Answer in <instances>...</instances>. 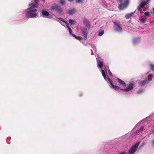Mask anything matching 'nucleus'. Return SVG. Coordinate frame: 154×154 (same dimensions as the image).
<instances>
[{"label": "nucleus", "mask_w": 154, "mask_h": 154, "mask_svg": "<svg viewBox=\"0 0 154 154\" xmlns=\"http://www.w3.org/2000/svg\"><path fill=\"white\" fill-rule=\"evenodd\" d=\"M58 19L61 21L66 23L65 21L64 20L63 18H61V17H59V18H58Z\"/></svg>", "instance_id": "obj_31"}, {"label": "nucleus", "mask_w": 154, "mask_h": 154, "mask_svg": "<svg viewBox=\"0 0 154 154\" xmlns=\"http://www.w3.org/2000/svg\"><path fill=\"white\" fill-rule=\"evenodd\" d=\"M108 74L109 75V77L111 78L113 76L112 74L109 69L108 71Z\"/></svg>", "instance_id": "obj_22"}, {"label": "nucleus", "mask_w": 154, "mask_h": 154, "mask_svg": "<svg viewBox=\"0 0 154 154\" xmlns=\"http://www.w3.org/2000/svg\"><path fill=\"white\" fill-rule=\"evenodd\" d=\"M103 33L104 31H102L99 33L98 35L99 36H101L103 34Z\"/></svg>", "instance_id": "obj_26"}, {"label": "nucleus", "mask_w": 154, "mask_h": 154, "mask_svg": "<svg viewBox=\"0 0 154 154\" xmlns=\"http://www.w3.org/2000/svg\"><path fill=\"white\" fill-rule=\"evenodd\" d=\"M84 23L86 26H89L90 25L89 22L88 20L85 18L83 19Z\"/></svg>", "instance_id": "obj_18"}, {"label": "nucleus", "mask_w": 154, "mask_h": 154, "mask_svg": "<svg viewBox=\"0 0 154 154\" xmlns=\"http://www.w3.org/2000/svg\"><path fill=\"white\" fill-rule=\"evenodd\" d=\"M76 38L79 41H81L82 39V38L80 36H77Z\"/></svg>", "instance_id": "obj_28"}, {"label": "nucleus", "mask_w": 154, "mask_h": 154, "mask_svg": "<svg viewBox=\"0 0 154 154\" xmlns=\"http://www.w3.org/2000/svg\"><path fill=\"white\" fill-rule=\"evenodd\" d=\"M30 8L28 9H36L35 8H37L38 7V3H32L29 4Z\"/></svg>", "instance_id": "obj_9"}, {"label": "nucleus", "mask_w": 154, "mask_h": 154, "mask_svg": "<svg viewBox=\"0 0 154 154\" xmlns=\"http://www.w3.org/2000/svg\"><path fill=\"white\" fill-rule=\"evenodd\" d=\"M117 81L121 85H122L123 87H125L126 86V84L125 82L121 80L119 78L117 79Z\"/></svg>", "instance_id": "obj_12"}, {"label": "nucleus", "mask_w": 154, "mask_h": 154, "mask_svg": "<svg viewBox=\"0 0 154 154\" xmlns=\"http://www.w3.org/2000/svg\"><path fill=\"white\" fill-rule=\"evenodd\" d=\"M66 24H67V25H66V26H67V27H68H68H69V24H68V23L67 22H66Z\"/></svg>", "instance_id": "obj_36"}, {"label": "nucleus", "mask_w": 154, "mask_h": 154, "mask_svg": "<svg viewBox=\"0 0 154 154\" xmlns=\"http://www.w3.org/2000/svg\"><path fill=\"white\" fill-rule=\"evenodd\" d=\"M97 62L98 66L100 68H101L103 66V63L101 61L97 60Z\"/></svg>", "instance_id": "obj_13"}, {"label": "nucleus", "mask_w": 154, "mask_h": 154, "mask_svg": "<svg viewBox=\"0 0 154 154\" xmlns=\"http://www.w3.org/2000/svg\"><path fill=\"white\" fill-rule=\"evenodd\" d=\"M119 154H126V153L124 152H122L120 153H119Z\"/></svg>", "instance_id": "obj_38"}, {"label": "nucleus", "mask_w": 154, "mask_h": 154, "mask_svg": "<svg viewBox=\"0 0 154 154\" xmlns=\"http://www.w3.org/2000/svg\"><path fill=\"white\" fill-rule=\"evenodd\" d=\"M147 17H145L143 18H139V20L140 21L143 23H144L146 20Z\"/></svg>", "instance_id": "obj_16"}, {"label": "nucleus", "mask_w": 154, "mask_h": 154, "mask_svg": "<svg viewBox=\"0 0 154 154\" xmlns=\"http://www.w3.org/2000/svg\"><path fill=\"white\" fill-rule=\"evenodd\" d=\"M60 3L62 5H63L65 4V2L64 0H60Z\"/></svg>", "instance_id": "obj_27"}, {"label": "nucleus", "mask_w": 154, "mask_h": 154, "mask_svg": "<svg viewBox=\"0 0 154 154\" xmlns=\"http://www.w3.org/2000/svg\"><path fill=\"white\" fill-rule=\"evenodd\" d=\"M74 9H72L70 10L69 11H68L67 12V13L70 15H71L74 12Z\"/></svg>", "instance_id": "obj_20"}, {"label": "nucleus", "mask_w": 154, "mask_h": 154, "mask_svg": "<svg viewBox=\"0 0 154 154\" xmlns=\"http://www.w3.org/2000/svg\"><path fill=\"white\" fill-rule=\"evenodd\" d=\"M68 29L69 30V32L70 34L71 35L72 34V31L71 29L69 27Z\"/></svg>", "instance_id": "obj_30"}, {"label": "nucleus", "mask_w": 154, "mask_h": 154, "mask_svg": "<svg viewBox=\"0 0 154 154\" xmlns=\"http://www.w3.org/2000/svg\"><path fill=\"white\" fill-rule=\"evenodd\" d=\"M149 117L153 119L154 118V113L152 114H151L150 116Z\"/></svg>", "instance_id": "obj_32"}, {"label": "nucleus", "mask_w": 154, "mask_h": 154, "mask_svg": "<svg viewBox=\"0 0 154 154\" xmlns=\"http://www.w3.org/2000/svg\"><path fill=\"white\" fill-rule=\"evenodd\" d=\"M51 8L52 10H55L56 11L59 12H61L62 11V9L60 7L55 4L52 5Z\"/></svg>", "instance_id": "obj_7"}, {"label": "nucleus", "mask_w": 154, "mask_h": 154, "mask_svg": "<svg viewBox=\"0 0 154 154\" xmlns=\"http://www.w3.org/2000/svg\"><path fill=\"white\" fill-rule=\"evenodd\" d=\"M71 35H72L73 37H75V38H76V37H77V36H76L75 35H74V34H71Z\"/></svg>", "instance_id": "obj_37"}, {"label": "nucleus", "mask_w": 154, "mask_h": 154, "mask_svg": "<svg viewBox=\"0 0 154 154\" xmlns=\"http://www.w3.org/2000/svg\"><path fill=\"white\" fill-rule=\"evenodd\" d=\"M102 74L105 79H106V75L103 69L101 70Z\"/></svg>", "instance_id": "obj_19"}, {"label": "nucleus", "mask_w": 154, "mask_h": 154, "mask_svg": "<svg viewBox=\"0 0 154 154\" xmlns=\"http://www.w3.org/2000/svg\"><path fill=\"white\" fill-rule=\"evenodd\" d=\"M140 143V142H138L132 146L128 150V154H133L137 151Z\"/></svg>", "instance_id": "obj_4"}, {"label": "nucleus", "mask_w": 154, "mask_h": 154, "mask_svg": "<svg viewBox=\"0 0 154 154\" xmlns=\"http://www.w3.org/2000/svg\"><path fill=\"white\" fill-rule=\"evenodd\" d=\"M149 1H150V0H147L146 1H145V2H146V4H147V3L148 2H149Z\"/></svg>", "instance_id": "obj_39"}, {"label": "nucleus", "mask_w": 154, "mask_h": 154, "mask_svg": "<svg viewBox=\"0 0 154 154\" xmlns=\"http://www.w3.org/2000/svg\"><path fill=\"white\" fill-rule=\"evenodd\" d=\"M142 122V121H141L140 122V123H138L137 125L136 126H135V127H137L140 123H141V122Z\"/></svg>", "instance_id": "obj_40"}, {"label": "nucleus", "mask_w": 154, "mask_h": 154, "mask_svg": "<svg viewBox=\"0 0 154 154\" xmlns=\"http://www.w3.org/2000/svg\"><path fill=\"white\" fill-rule=\"evenodd\" d=\"M34 1L35 2V3H38V0H34Z\"/></svg>", "instance_id": "obj_35"}, {"label": "nucleus", "mask_w": 154, "mask_h": 154, "mask_svg": "<svg viewBox=\"0 0 154 154\" xmlns=\"http://www.w3.org/2000/svg\"><path fill=\"white\" fill-rule=\"evenodd\" d=\"M151 68L153 71H154V65L151 64Z\"/></svg>", "instance_id": "obj_33"}, {"label": "nucleus", "mask_w": 154, "mask_h": 154, "mask_svg": "<svg viewBox=\"0 0 154 154\" xmlns=\"http://www.w3.org/2000/svg\"><path fill=\"white\" fill-rule=\"evenodd\" d=\"M132 13L127 14L125 15V17L127 19H129L132 16Z\"/></svg>", "instance_id": "obj_21"}, {"label": "nucleus", "mask_w": 154, "mask_h": 154, "mask_svg": "<svg viewBox=\"0 0 154 154\" xmlns=\"http://www.w3.org/2000/svg\"><path fill=\"white\" fill-rule=\"evenodd\" d=\"M42 14L43 16H46L47 18H49V17H48L49 15L48 12L45 11H42Z\"/></svg>", "instance_id": "obj_14"}, {"label": "nucleus", "mask_w": 154, "mask_h": 154, "mask_svg": "<svg viewBox=\"0 0 154 154\" xmlns=\"http://www.w3.org/2000/svg\"><path fill=\"white\" fill-rule=\"evenodd\" d=\"M146 76L147 77L145 78L144 80L141 81L139 82V84L140 86H143L145 85L152 80V74H149L148 75H146Z\"/></svg>", "instance_id": "obj_2"}, {"label": "nucleus", "mask_w": 154, "mask_h": 154, "mask_svg": "<svg viewBox=\"0 0 154 154\" xmlns=\"http://www.w3.org/2000/svg\"><path fill=\"white\" fill-rule=\"evenodd\" d=\"M69 22L71 25H72L73 24V22H74V21L72 19H69Z\"/></svg>", "instance_id": "obj_24"}, {"label": "nucleus", "mask_w": 154, "mask_h": 154, "mask_svg": "<svg viewBox=\"0 0 154 154\" xmlns=\"http://www.w3.org/2000/svg\"><path fill=\"white\" fill-rule=\"evenodd\" d=\"M26 12V16L27 17L33 18L36 17L38 15V10L37 9H27Z\"/></svg>", "instance_id": "obj_1"}, {"label": "nucleus", "mask_w": 154, "mask_h": 154, "mask_svg": "<svg viewBox=\"0 0 154 154\" xmlns=\"http://www.w3.org/2000/svg\"><path fill=\"white\" fill-rule=\"evenodd\" d=\"M114 24V29L115 31L119 32H121L122 31V29L120 26L119 23L117 22H113Z\"/></svg>", "instance_id": "obj_6"}, {"label": "nucleus", "mask_w": 154, "mask_h": 154, "mask_svg": "<svg viewBox=\"0 0 154 154\" xmlns=\"http://www.w3.org/2000/svg\"><path fill=\"white\" fill-rule=\"evenodd\" d=\"M152 146L154 147V139L152 140Z\"/></svg>", "instance_id": "obj_34"}, {"label": "nucleus", "mask_w": 154, "mask_h": 154, "mask_svg": "<svg viewBox=\"0 0 154 154\" xmlns=\"http://www.w3.org/2000/svg\"><path fill=\"white\" fill-rule=\"evenodd\" d=\"M140 42V38L139 37L134 38L133 39V43L134 45H136Z\"/></svg>", "instance_id": "obj_11"}, {"label": "nucleus", "mask_w": 154, "mask_h": 154, "mask_svg": "<svg viewBox=\"0 0 154 154\" xmlns=\"http://www.w3.org/2000/svg\"><path fill=\"white\" fill-rule=\"evenodd\" d=\"M134 85V83L131 82L127 85L126 88L121 89L120 90L125 92H128L133 89Z\"/></svg>", "instance_id": "obj_5"}, {"label": "nucleus", "mask_w": 154, "mask_h": 154, "mask_svg": "<svg viewBox=\"0 0 154 154\" xmlns=\"http://www.w3.org/2000/svg\"><path fill=\"white\" fill-rule=\"evenodd\" d=\"M144 130V128L143 127H141L140 129L138 131H137L136 132L135 134H138L140 133V132H142Z\"/></svg>", "instance_id": "obj_17"}, {"label": "nucleus", "mask_w": 154, "mask_h": 154, "mask_svg": "<svg viewBox=\"0 0 154 154\" xmlns=\"http://www.w3.org/2000/svg\"><path fill=\"white\" fill-rule=\"evenodd\" d=\"M82 33L84 37L85 40L87 39V35L88 34V31L87 30L86 28L83 29L82 30Z\"/></svg>", "instance_id": "obj_10"}, {"label": "nucleus", "mask_w": 154, "mask_h": 154, "mask_svg": "<svg viewBox=\"0 0 154 154\" xmlns=\"http://www.w3.org/2000/svg\"><path fill=\"white\" fill-rule=\"evenodd\" d=\"M146 5V3L145 2V1H143L140 4V6L139 7L140 8H144V7Z\"/></svg>", "instance_id": "obj_15"}, {"label": "nucleus", "mask_w": 154, "mask_h": 154, "mask_svg": "<svg viewBox=\"0 0 154 154\" xmlns=\"http://www.w3.org/2000/svg\"><path fill=\"white\" fill-rule=\"evenodd\" d=\"M74 0H68V1L70 2H72Z\"/></svg>", "instance_id": "obj_41"}, {"label": "nucleus", "mask_w": 154, "mask_h": 154, "mask_svg": "<svg viewBox=\"0 0 154 154\" xmlns=\"http://www.w3.org/2000/svg\"><path fill=\"white\" fill-rule=\"evenodd\" d=\"M153 13L154 14V8L153 9Z\"/></svg>", "instance_id": "obj_42"}, {"label": "nucleus", "mask_w": 154, "mask_h": 154, "mask_svg": "<svg viewBox=\"0 0 154 154\" xmlns=\"http://www.w3.org/2000/svg\"><path fill=\"white\" fill-rule=\"evenodd\" d=\"M144 14L146 16H149V12H146L144 13Z\"/></svg>", "instance_id": "obj_29"}, {"label": "nucleus", "mask_w": 154, "mask_h": 154, "mask_svg": "<svg viewBox=\"0 0 154 154\" xmlns=\"http://www.w3.org/2000/svg\"><path fill=\"white\" fill-rule=\"evenodd\" d=\"M108 80L110 84V86L111 88H114L115 90L116 91L119 89L120 88L119 86L116 85H114L113 84L112 82L111 79L108 78Z\"/></svg>", "instance_id": "obj_8"}, {"label": "nucleus", "mask_w": 154, "mask_h": 154, "mask_svg": "<svg viewBox=\"0 0 154 154\" xmlns=\"http://www.w3.org/2000/svg\"><path fill=\"white\" fill-rule=\"evenodd\" d=\"M84 1V0H75V2L77 3H82Z\"/></svg>", "instance_id": "obj_23"}, {"label": "nucleus", "mask_w": 154, "mask_h": 154, "mask_svg": "<svg viewBox=\"0 0 154 154\" xmlns=\"http://www.w3.org/2000/svg\"><path fill=\"white\" fill-rule=\"evenodd\" d=\"M143 90L142 89H141L140 90H139L137 92V93L138 94H140L143 93Z\"/></svg>", "instance_id": "obj_25"}, {"label": "nucleus", "mask_w": 154, "mask_h": 154, "mask_svg": "<svg viewBox=\"0 0 154 154\" xmlns=\"http://www.w3.org/2000/svg\"><path fill=\"white\" fill-rule=\"evenodd\" d=\"M119 2H122L123 0H118ZM129 0H124L123 3H122L119 4V8L121 10H123L127 8L129 5Z\"/></svg>", "instance_id": "obj_3"}, {"label": "nucleus", "mask_w": 154, "mask_h": 154, "mask_svg": "<svg viewBox=\"0 0 154 154\" xmlns=\"http://www.w3.org/2000/svg\"><path fill=\"white\" fill-rule=\"evenodd\" d=\"M42 1H45V0H42Z\"/></svg>", "instance_id": "obj_43"}]
</instances>
